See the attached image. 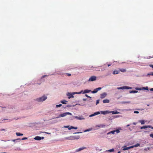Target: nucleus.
<instances>
[{
  "mask_svg": "<svg viewBox=\"0 0 153 153\" xmlns=\"http://www.w3.org/2000/svg\"><path fill=\"white\" fill-rule=\"evenodd\" d=\"M80 138L79 135L75 136H70V137L65 138L66 139L69 140H78Z\"/></svg>",
  "mask_w": 153,
  "mask_h": 153,
  "instance_id": "1",
  "label": "nucleus"
},
{
  "mask_svg": "<svg viewBox=\"0 0 153 153\" xmlns=\"http://www.w3.org/2000/svg\"><path fill=\"white\" fill-rule=\"evenodd\" d=\"M47 97L45 95H43L41 97H40L36 99V100L39 102H43L45 100Z\"/></svg>",
  "mask_w": 153,
  "mask_h": 153,
  "instance_id": "2",
  "label": "nucleus"
},
{
  "mask_svg": "<svg viewBox=\"0 0 153 153\" xmlns=\"http://www.w3.org/2000/svg\"><path fill=\"white\" fill-rule=\"evenodd\" d=\"M67 115H71L72 114L70 112H65L60 114L58 117H56V118H58L61 117H63L66 116Z\"/></svg>",
  "mask_w": 153,
  "mask_h": 153,
  "instance_id": "3",
  "label": "nucleus"
},
{
  "mask_svg": "<svg viewBox=\"0 0 153 153\" xmlns=\"http://www.w3.org/2000/svg\"><path fill=\"white\" fill-rule=\"evenodd\" d=\"M91 92V90L86 89L84 91L82 90L80 92L78 93V94H81L82 93L83 94H84L87 93H88L90 92Z\"/></svg>",
  "mask_w": 153,
  "mask_h": 153,
  "instance_id": "4",
  "label": "nucleus"
},
{
  "mask_svg": "<svg viewBox=\"0 0 153 153\" xmlns=\"http://www.w3.org/2000/svg\"><path fill=\"white\" fill-rule=\"evenodd\" d=\"M131 88L127 86H123L122 87H120L117 88V89H131Z\"/></svg>",
  "mask_w": 153,
  "mask_h": 153,
  "instance_id": "5",
  "label": "nucleus"
},
{
  "mask_svg": "<svg viewBox=\"0 0 153 153\" xmlns=\"http://www.w3.org/2000/svg\"><path fill=\"white\" fill-rule=\"evenodd\" d=\"M97 79V77L95 76H91L88 79V81H95Z\"/></svg>",
  "mask_w": 153,
  "mask_h": 153,
  "instance_id": "6",
  "label": "nucleus"
},
{
  "mask_svg": "<svg viewBox=\"0 0 153 153\" xmlns=\"http://www.w3.org/2000/svg\"><path fill=\"white\" fill-rule=\"evenodd\" d=\"M102 89L101 87H99L96 88L94 90L91 91V92L93 94H95L97 93L98 91Z\"/></svg>",
  "mask_w": 153,
  "mask_h": 153,
  "instance_id": "7",
  "label": "nucleus"
},
{
  "mask_svg": "<svg viewBox=\"0 0 153 153\" xmlns=\"http://www.w3.org/2000/svg\"><path fill=\"white\" fill-rule=\"evenodd\" d=\"M44 137H41L38 136H37L34 138V139L36 140H40L41 139H43Z\"/></svg>",
  "mask_w": 153,
  "mask_h": 153,
  "instance_id": "8",
  "label": "nucleus"
},
{
  "mask_svg": "<svg viewBox=\"0 0 153 153\" xmlns=\"http://www.w3.org/2000/svg\"><path fill=\"white\" fill-rule=\"evenodd\" d=\"M106 94L105 93H103L100 95V98L102 99L104 98L106 96Z\"/></svg>",
  "mask_w": 153,
  "mask_h": 153,
  "instance_id": "9",
  "label": "nucleus"
},
{
  "mask_svg": "<svg viewBox=\"0 0 153 153\" xmlns=\"http://www.w3.org/2000/svg\"><path fill=\"white\" fill-rule=\"evenodd\" d=\"M75 118H76L78 120H82L84 119V118L82 116H75Z\"/></svg>",
  "mask_w": 153,
  "mask_h": 153,
  "instance_id": "10",
  "label": "nucleus"
},
{
  "mask_svg": "<svg viewBox=\"0 0 153 153\" xmlns=\"http://www.w3.org/2000/svg\"><path fill=\"white\" fill-rule=\"evenodd\" d=\"M101 114H108L110 113V112L109 111H101Z\"/></svg>",
  "mask_w": 153,
  "mask_h": 153,
  "instance_id": "11",
  "label": "nucleus"
},
{
  "mask_svg": "<svg viewBox=\"0 0 153 153\" xmlns=\"http://www.w3.org/2000/svg\"><path fill=\"white\" fill-rule=\"evenodd\" d=\"M67 95L68 96V99H70L71 98H73L74 97V96L73 95V94L69 93H68Z\"/></svg>",
  "mask_w": 153,
  "mask_h": 153,
  "instance_id": "12",
  "label": "nucleus"
},
{
  "mask_svg": "<svg viewBox=\"0 0 153 153\" xmlns=\"http://www.w3.org/2000/svg\"><path fill=\"white\" fill-rule=\"evenodd\" d=\"M86 149V147H81V148H79L78 149H77L76 150V152H79V151H81L84 149Z\"/></svg>",
  "mask_w": 153,
  "mask_h": 153,
  "instance_id": "13",
  "label": "nucleus"
},
{
  "mask_svg": "<svg viewBox=\"0 0 153 153\" xmlns=\"http://www.w3.org/2000/svg\"><path fill=\"white\" fill-rule=\"evenodd\" d=\"M120 73V71L118 70H114L113 71V74H118Z\"/></svg>",
  "mask_w": 153,
  "mask_h": 153,
  "instance_id": "14",
  "label": "nucleus"
},
{
  "mask_svg": "<svg viewBox=\"0 0 153 153\" xmlns=\"http://www.w3.org/2000/svg\"><path fill=\"white\" fill-rule=\"evenodd\" d=\"M150 127H151V126H144L141 127H140V129H143L147 128H150Z\"/></svg>",
  "mask_w": 153,
  "mask_h": 153,
  "instance_id": "15",
  "label": "nucleus"
},
{
  "mask_svg": "<svg viewBox=\"0 0 153 153\" xmlns=\"http://www.w3.org/2000/svg\"><path fill=\"white\" fill-rule=\"evenodd\" d=\"M110 113H112V114H119L120 112H118L117 111H113L110 112Z\"/></svg>",
  "mask_w": 153,
  "mask_h": 153,
  "instance_id": "16",
  "label": "nucleus"
},
{
  "mask_svg": "<svg viewBox=\"0 0 153 153\" xmlns=\"http://www.w3.org/2000/svg\"><path fill=\"white\" fill-rule=\"evenodd\" d=\"M109 100L108 99H105L103 100V102L104 103H109Z\"/></svg>",
  "mask_w": 153,
  "mask_h": 153,
  "instance_id": "17",
  "label": "nucleus"
},
{
  "mask_svg": "<svg viewBox=\"0 0 153 153\" xmlns=\"http://www.w3.org/2000/svg\"><path fill=\"white\" fill-rule=\"evenodd\" d=\"M129 149L128 147H127L126 146H125L123 147V150L124 151Z\"/></svg>",
  "mask_w": 153,
  "mask_h": 153,
  "instance_id": "18",
  "label": "nucleus"
},
{
  "mask_svg": "<svg viewBox=\"0 0 153 153\" xmlns=\"http://www.w3.org/2000/svg\"><path fill=\"white\" fill-rule=\"evenodd\" d=\"M67 102H68V101L65 100H62L61 101V102L63 104H66Z\"/></svg>",
  "mask_w": 153,
  "mask_h": 153,
  "instance_id": "19",
  "label": "nucleus"
},
{
  "mask_svg": "<svg viewBox=\"0 0 153 153\" xmlns=\"http://www.w3.org/2000/svg\"><path fill=\"white\" fill-rule=\"evenodd\" d=\"M72 129H77V127H73L72 126H71L70 127V128H69V130H70Z\"/></svg>",
  "mask_w": 153,
  "mask_h": 153,
  "instance_id": "20",
  "label": "nucleus"
},
{
  "mask_svg": "<svg viewBox=\"0 0 153 153\" xmlns=\"http://www.w3.org/2000/svg\"><path fill=\"white\" fill-rule=\"evenodd\" d=\"M119 71L123 72H125L126 71V69L123 68L120 69Z\"/></svg>",
  "mask_w": 153,
  "mask_h": 153,
  "instance_id": "21",
  "label": "nucleus"
},
{
  "mask_svg": "<svg viewBox=\"0 0 153 153\" xmlns=\"http://www.w3.org/2000/svg\"><path fill=\"white\" fill-rule=\"evenodd\" d=\"M105 126L104 124H100L98 126L100 128L104 127Z\"/></svg>",
  "mask_w": 153,
  "mask_h": 153,
  "instance_id": "22",
  "label": "nucleus"
},
{
  "mask_svg": "<svg viewBox=\"0 0 153 153\" xmlns=\"http://www.w3.org/2000/svg\"><path fill=\"white\" fill-rule=\"evenodd\" d=\"M16 135L17 136H23V134H21L20 133L16 132Z\"/></svg>",
  "mask_w": 153,
  "mask_h": 153,
  "instance_id": "23",
  "label": "nucleus"
},
{
  "mask_svg": "<svg viewBox=\"0 0 153 153\" xmlns=\"http://www.w3.org/2000/svg\"><path fill=\"white\" fill-rule=\"evenodd\" d=\"M115 132V130L112 131L108 133L107 134H109L111 133L113 134H114Z\"/></svg>",
  "mask_w": 153,
  "mask_h": 153,
  "instance_id": "24",
  "label": "nucleus"
},
{
  "mask_svg": "<svg viewBox=\"0 0 153 153\" xmlns=\"http://www.w3.org/2000/svg\"><path fill=\"white\" fill-rule=\"evenodd\" d=\"M94 114H95V115H96L98 114H100V112L99 111H97V112H96L94 113Z\"/></svg>",
  "mask_w": 153,
  "mask_h": 153,
  "instance_id": "25",
  "label": "nucleus"
},
{
  "mask_svg": "<svg viewBox=\"0 0 153 153\" xmlns=\"http://www.w3.org/2000/svg\"><path fill=\"white\" fill-rule=\"evenodd\" d=\"M140 123H141V124H144L145 123L144 121L143 120H140Z\"/></svg>",
  "mask_w": 153,
  "mask_h": 153,
  "instance_id": "26",
  "label": "nucleus"
},
{
  "mask_svg": "<svg viewBox=\"0 0 153 153\" xmlns=\"http://www.w3.org/2000/svg\"><path fill=\"white\" fill-rule=\"evenodd\" d=\"M137 92V91H131L130 93H136Z\"/></svg>",
  "mask_w": 153,
  "mask_h": 153,
  "instance_id": "27",
  "label": "nucleus"
},
{
  "mask_svg": "<svg viewBox=\"0 0 153 153\" xmlns=\"http://www.w3.org/2000/svg\"><path fill=\"white\" fill-rule=\"evenodd\" d=\"M62 105L61 104H60L59 105H56V108L59 107H60L61 106H62Z\"/></svg>",
  "mask_w": 153,
  "mask_h": 153,
  "instance_id": "28",
  "label": "nucleus"
},
{
  "mask_svg": "<svg viewBox=\"0 0 153 153\" xmlns=\"http://www.w3.org/2000/svg\"><path fill=\"white\" fill-rule=\"evenodd\" d=\"M65 75H67L68 76H70L71 75V74L68 73H65Z\"/></svg>",
  "mask_w": 153,
  "mask_h": 153,
  "instance_id": "29",
  "label": "nucleus"
},
{
  "mask_svg": "<svg viewBox=\"0 0 153 153\" xmlns=\"http://www.w3.org/2000/svg\"><path fill=\"white\" fill-rule=\"evenodd\" d=\"M140 145L139 143H137L134 146V147H137L139 146Z\"/></svg>",
  "mask_w": 153,
  "mask_h": 153,
  "instance_id": "30",
  "label": "nucleus"
},
{
  "mask_svg": "<svg viewBox=\"0 0 153 153\" xmlns=\"http://www.w3.org/2000/svg\"><path fill=\"white\" fill-rule=\"evenodd\" d=\"M91 129H87V130H85L84 132H87V131H91Z\"/></svg>",
  "mask_w": 153,
  "mask_h": 153,
  "instance_id": "31",
  "label": "nucleus"
},
{
  "mask_svg": "<svg viewBox=\"0 0 153 153\" xmlns=\"http://www.w3.org/2000/svg\"><path fill=\"white\" fill-rule=\"evenodd\" d=\"M100 100H97L96 101V104L97 105L99 103Z\"/></svg>",
  "mask_w": 153,
  "mask_h": 153,
  "instance_id": "32",
  "label": "nucleus"
},
{
  "mask_svg": "<svg viewBox=\"0 0 153 153\" xmlns=\"http://www.w3.org/2000/svg\"><path fill=\"white\" fill-rule=\"evenodd\" d=\"M143 89H144V90H148V87H146V88L143 87Z\"/></svg>",
  "mask_w": 153,
  "mask_h": 153,
  "instance_id": "33",
  "label": "nucleus"
},
{
  "mask_svg": "<svg viewBox=\"0 0 153 153\" xmlns=\"http://www.w3.org/2000/svg\"><path fill=\"white\" fill-rule=\"evenodd\" d=\"M115 132H116L117 133H118L120 132V131L118 129H117L116 130H115Z\"/></svg>",
  "mask_w": 153,
  "mask_h": 153,
  "instance_id": "34",
  "label": "nucleus"
},
{
  "mask_svg": "<svg viewBox=\"0 0 153 153\" xmlns=\"http://www.w3.org/2000/svg\"><path fill=\"white\" fill-rule=\"evenodd\" d=\"M114 151V149H110L109 150H108V151L109 152H113Z\"/></svg>",
  "mask_w": 153,
  "mask_h": 153,
  "instance_id": "35",
  "label": "nucleus"
},
{
  "mask_svg": "<svg viewBox=\"0 0 153 153\" xmlns=\"http://www.w3.org/2000/svg\"><path fill=\"white\" fill-rule=\"evenodd\" d=\"M148 75H153V72H151L150 74H148Z\"/></svg>",
  "mask_w": 153,
  "mask_h": 153,
  "instance_id": "36",
  "label": "nucleus"
},
{
  "mask_svg": "<svg viewBox=\"0 0 153 153\" xmlns=\"http://www.w3.org/2000/svg\"><path fill=\"white\" fill-rule=\"evenodd\" d=\"M134 147V146H131L128 147L129 149H131V148H133Z\"/></svg>",
  "mask_w": 153,
  "mask_h": 153,
  "instance_id": "37",
  "label": "nucleus"
},
{
  "mask_svg": "<svg viewBox=\"0 0 153 153\" xmlns=\"http://www.w3.org/2000/svg\"><path fill=\"white\" fill-rule=\"evenodd\" d=\"M70 126H64V127L65 128H68V129L69 128H70Z\"/></svg>",
  "mask_w": 153,
  "mask_h": 153,
  "instance_id": "38",
  "label": "nucleus"
},
{
  "mask_svg": "<svg viewBox=\"0 0 153 153\" xmlns=\"http://www.w3.org/2000/svg\"><path fill=\"white\" fill-rule=\"evenodd\" d=\"M95 116V114H94H94H93L90 115L89 116L90 117H93V116Z\"/></svg>",
  "mask_w": 153,
  "mask_h": 153,
  "instance_id": "39",
  "label": "nucleus"
},
{
  "mask_svg": "<svg viewBox=\"0 0 153 153\" xmlns=\"http://www.w3.org/2000/svg\"><path fill=\"white\" fill-rule=\"evenodd\" d=\"M139 112L137 111H134V113L135 114H138L139 113Z\"/></svg>",
  "mask_w": 153,
  "mask_h": 153,
  "instance_id": "40",
  "label": "nucleus"
},
{
  "mask_svg": "<svg viewBox=\"0 0 153 153\" xmlns=\"http://www.w3.org/2000/svg\"><path fill=\"white\" fill-rule=\"evenodd\" d=\"M153 57V55H152V56H149V57L148 58L150 59V58H152Z\"/></svg>",
  "mask_w": 153,
  "mask_h": 153,
  "instance_id": "41",
  "label": "nucleus"
},
{
  "mask_svg": "<svg viewBox=\"0 0 153 153\" xmlns=\"http://www.w3.org/2000/svg\"><path fill=\"white\" fill-rule=\"evenodd\" d=\"M150 136L152 138H153V134H150Z\"/></svg>",
  "mask_w": 153,
  "mask_h": 153,
  "instance_id": "42",
  "label": "nucleus"
},
{
  "mask_svg": "<svg viewBox=\"0 0 153 153\" xmlns=\"http://www.w3.org/2000/svg\"><path fill=\"white\" fill-rule=\"evenodd\" d=\"M27 139V137H24V138H22V140H26Z\"/></svg>",
  "mask_w": 153,
  "mask_h": 153,
  "instance_id": "43",
  "label": "nucleus"
},
{
  "mask_svg": "<svg viewBox=\"0 0 153 153\" xmlns=\"http://www.w3.org/2000/svg\"><path fill=\"white\" fill-rule=\"evenodd\" d=\"M85 96L86 97H89V98H91V97L90 96H89L87 94H85Z\"/></svg>",
  "mask_w": 153,
  "mask_h": 153,
  "instance_id": "44",
  "label": "nucleus"
},
{
  "mask_svg": "<svg viewBox=\"0 0 153 153\" xmlns=\"http://www.w3.org/2000/svg\"><path fill=\"white\" fill-rule=\"evenodd\" d=\"M149 66H150V67L152 68L153 69V65H149Z\"/></svg>",
  "mask_w": 153,
  "mask_h": 153,
  "instance_id": "45",
  "label": "nucleus"
},
{
  "mask_svg": "<svg viewBox=\"0 0 153 153\" xmlns=\"http://www.w3.org/2000/svg\"><path fill=\"white\" fill-rule=\"evenodd\" d=\"M46 76H47V75H44L43 76H42V78H43Z\"/></svg>",
  "mask_w": 153,
  "mask_h": 153,
  "instance_id": "46",
  "label": "nucleus"
},
{
  "mask_svg": "<svg viewBox=\"0 0 153 153\" xmlns=\"http://www.w3.org/2000/svg\"><path fill=\"white\" fill-rule=\"evenodd\" d=\"M82 133V132H75V133H74V134H78V133Z\"/></svg>",
  "mask_w": 153,
  "mask_h": 153,
  "instance_id": "47",
  "label": "nucleus"
},
{
  "mask_svg": "<svg viewBox=\"0 0 153 153\" xmlns=\"http://www.w3.org/2000/svg\"><path fill=\"white\" fill-rule=\"evenodd\" d=\"M18 139H16V140H12V141H13V142H14L16 140H17Z\"/></svg>",
  "mask_w": 153,
  "mask_h": 153,
  "instance_id": "48",
  "label": "nucleus"
},
{
  "mask_svg": "<svg viewBox=\"0 0 153 153\" xmlns=\"http://www.w3.org/2000/svg\"><path fill=\"white\" fill-rule=\"evenodd\" d=\"M150 91H153V88H151L150 89Z\"/></svg>",
  "mask_w": 153,
  "mask_h": 153,
  "instance_id": "49",
  "label": "nucleus"
},
{
  "mask_svg": "<svg viewBox=\"0 0 153 153\" xmlns=\"http://www.w3.org/2000/svg\"><path fill=\"white\" fill-rule=\"evenodd\" d=\"M133 124L134 125H135L136 124V123H133Z\"/></svg>",
  "mask_w": 153,
  "mask_h": 153,
  "instance_id": "50",
  "label": "nucleus"
},
{
  "mask_svg": "<svg viewBox=\"0 0 153 153\" xmlns=\"http://www.w3.org/2000/svg\"><path fill=\"white\" fill-rule=\"evenodd\" d=\"M130 126V125L128 124V125H127L126 126V127H128V126Z\"/></svg>",
  "mask_w": 153,
  "mask_h": 153,
  "instance_id": "51",
  "label": "nucleus"
},
{
  "mask_svg": "<svg viewBox=\"0 0 153 153\" xmlns=\"http://www.w3.org/2000/svg\"><path fill=\"white\" fill-rule=\"evenodd\" d=\"M130 102H126V103H129Z\"/></svg>",
  "mask_w": 153,
  "mask_h": 153,
  "instance_id": "52",
  "label": "nucleus"
},
{
  "mask_svg": "<svg viewBox=\"0 0 153 153\" xmlns=\"http://www.w3.org/2000/svg\"><path fill=\"white\" fill-rule=\"evenodd\" d=\"M111 65L109 64V65H108V66L109 67V66H110Z\"/></svg>",
  "mask_w": 153,
  "mask_h": 153,
  "instance_id": "53",
  "label": "nucleus"
},
{
  "mask_svg": "<svg viewBox=\"0 0 153 153\" xmlns=\"http://www.w3.org/2000/svg\"><path fill=\"white\" fill-rule=\"evenodd\" d=\"M117 153H120V151H119Z\"/></svg>",
  "mask_w": 153,
  "mask_h": 153,
  "instance_id": "54",
  "label": "nucleus"
},
{
  "mask_svg": "<svg viewBox=\"0 0 153 153\" xmlns=\"http://www.w3.org/2000/svg\"><path fill=\"white\" fill-rule=\"evenodd\" d=\"M151 128L152 129H153V127H151Z\"/></svg>",
  "mask_w": 153,
  "mask_h": 153,
  "instance_id": "55",
  "label": "nucleus"
},
{
  "mask_svg": "<svg viewBox=\"0 0 153 153\" xmlns=\"http://www.w3.org/2000/svg\"><path fill=\"white\" fill-rule=\"evenodd\" d=\"M46 133L48 134H49L50 133Z\"/></svg>",
  "mask_w": 153,
  "mask_h": 153,
  "instance_id": "56",
  "label": "nucleus"
},
{
  "mask_svg": "<svg viewBox=\"0 0 153 153\" xmlns=\"http://www.w3.org/2000/svg\"><path fill=\"white\" fill-rule=\"evenodd\" d=\"M6 153L5 152H2V153Z\"/></svg>",
  "mask_w": 153,
  "mask_h": 153,
  "instance_id": "57",
  "label": "nucleus"
},
{
  "mask_svg": "<svg viewBox=\"0 0 153 153\" xmlns=\"http://www.w3.org/2000/svg\"><path fill=\"white\" fill-rule=\"evenodd\" d=\"M149 105H147L148 106H149Z\"/></svg>",
  "mask_w": 153,
  "mask_h": 153,
  "instance_id": "58",
  "label": "nucleus"
},
{
  "mask_svg": "<svg viewBox=\"0 0 153 153\" xmlns=\"http://www.w3.org/2000/svg\"><path fill=\"white\" fill-rule=\"evenodd\" d=\"M83 100H85V99H83Z\"/></svg>",
  "mask_w": 153,
  "mask_h": 153,
  "instance_id": "59",
  "label": "nucleus"
}]
</instances>
